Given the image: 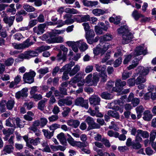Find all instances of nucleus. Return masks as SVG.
Here are the masks:
<instances>
[{"instance_id":"7","label":"nucleus","mask_w":156,"mask_h":156,"mask_svg":"<svg viewBox=\"0 0 156 156\" xmlns=\"http://www.w3.org/2000/svg\"><path fill=\"white\" fill-rule=\"evenodd\" d=\"M36 73L34 71L26 73L23 75V80L26 83H31L34 82V77Z\"/></svg>"},{"instance_id":"10","label":"nucleus","mask_w":156,"mask_h":156,"mask_svg":"<svg viewBox=\"0 0 156 156\" xmlns=\"http://www.w3.org/2000/svg\"><path fill=\"white\" fill-rule=\"evenodd\" d=\"M89 101L90 104L93 107L98 106L100 105L101 99L97 95H92L90 98Z\"/></svg>"},{"instance_id":"21","label":"nucleus","mask_w":156,"mask_h":156,"mask_svg":"<svg viewBox=\"0 0 156 156\" xmlns=\"http://www.w3.org/2000/svg\"><path fill=\"white\" fill-rule=\"evenodd\" d=\"M57 138L62 144L64 145H66L67 144L66 140L63 133H61L58 134L57 136Z\"/></svg>"},{"instance_id":"27","label":"nucleus","mask_w":156,"mask_h":156,"mask_svg":"<svg viewBox=\"0 0 156 156\" xmlns=\"http://www.w3.org/2000/svg\"><path fill=\"white\" fill-rule=\"evenodd\" d=\"M95 110L90 108L87 112L92 116L96 115L97 112H99V108L98 106H95L94 108Z\"/></svg>"},{"instance_id":"13","label":"nucleus","mask_w":156,"mask_h":156,"mask_svg":"<svg viewBox=\"0 0 156 156\" xmlns=\"http://www.w3.org/2000/svg\"><path fill=\"white\" fill-rule=\"evenodd\" d=\"M46 26L45 23L40 24L37 27H36L33 28V31L37 34H42L44 32Z\"/></svg>"},{"instance_id":"39","label":"nucleus","mask_w":156,"mask_h":156,"mask_svg":"<svg viewBox=\"0 0 156 156\" xmlns=\"http://www.w3.org/2000/svg\"><path fill=\"white\" fill-rule=\"evenodd\" d=\"M15 104L14 101L13 100H11L8 101L6 103V107L9 110L12 109L13 107Z\"/></svg>"},{"instance_id":"51","label":"nucleus","mask_w":156,"mask_h":156,"mask_svg":"<svg viewBox=\"0 0 156 156\" xmlns=\"http://www.w3.org/2000/svg\"><path fill=\"white\" fill-rule=\"evenodd\" d=\"M132 147L134 149H138L141 147V145L139 142H137L135 141L132 142Z\"/></svg>"},{"instance_id":"36","label":"nucleus","mask_w":156,"mask_h":156,"mask_svg":"<svg viewBox=\"0 0 156 156\" xmlns=\"http://www.w3.org/2000/svg\"><path fill=\"white\" fill-rule=\"evenodd\" d=\"M133 55L131 54L125 55L124 56V59L123 61L124 64H127L131 59L132 56Z\"/></svg>"},{"instance_id":"52","label":"nucleus","mask_w":156,"mask_h":156,"mask_svg":"<svg viewBox=\"0 0 156 156\" xmlns=\"http://www.w3.org/2000/svg\"><path fill=\"white\" fill-rule=\"evenodd\" d=\"M64 111L62 112V116L64 117L67 116L71 111V109L68 107H65L63 109Z\"/></svg>"},{"instance_id":"63","label":"nucleus","mask_w":156,"mask_h":156,"mask_svg":"<svg viewBox=\"0 0 156 156\" xmlns=\"http://www.w3.org/2000/svg\"><path fill=\"white\" fill-rule=\"evenodd\" d=\"M108 135L110 137H114L117 138L118 137V133L117 132H114L112 130H109L108 132Z\"/></svg>"},{"instance_id":"30","label":"nucleus","mask_w":156,"mask_h":156,"mask_svg":"<svg viewBox=\"0 0 156 156\" xmlns=\"http://www.w3.org/2000/svg\"><path fill=\"white\" fill-rule=\"evenodd\" d=\"M42 131L43 133L47 139H50L53 135V132H50L45 129H43Z\"/></svg>"},{"instance_id":"38","label":"nucleus","mask_w":156,"mask_h":156,"mask_svg":"<svg viewBox=\"0 0 156 156\" xmlns=\"http://www.w3.org/2000/svg\"><path fill=\"white\" fill-rule=\"evenodd\" d=\"M47 101V99L42 100L40 101L38 104V109L41 110H43L45 105V103Z\"/></svg>"},{"instance_id":"18","label":"nucleus","mask_w":156,"mask_h":156,"mask_svg":"<svg viewBox=\"0 0 156 156\" xmlns=\"http://www.w3.org/2000/svg\"><path fill=\"white\" fill-rule=\"evenodd\" d=\"M121 19L120 16H116L115 14H113L112 16L109 18V21L110 22L113 23L115 24H118L120 23Z\"/></svg>"},{"instance_id":"62","label":"nucleus","mask_w":156,"mask_h":156,"mask_svg":"<svg viewBox=\"0 0 156 156\" xmlns=\"http://www.w3.org/2000/svg\"><path fill=\"white\" fill-rule=\"evenodd\" d=\"M66 58V56L62 54V51H60L58 54L57 55V59L58 61L62 60L63 61H64Z\"/></svg>"},{"instance_id":"32","label":"nucleus","mask_w":156,"mask_h":156,"mask_svg":"<svg viewBox=\"0 0 156 156\" xmlns=\"http://www.w3.org/2000/svg\"><path fill=\"white\" fill-rule=\"evenodd\" d=\"M95 35L94 30H90L86 33L85 37L86 39H90L93 38Z\"/></svg>"},{"instance_id":"50","label":"nucleus","mask_w":156,"mask_h":156,"mask_svg":"<svg viewBox=\"0 0 156 156\" xmlns=\"http://www.w3.org/2000/svg\"><path fill=\"white\" fill-rule=\"evenodd\" d=\"M95 67L97 71L98 72H101V73L106 69V66H99L98 64H95Z\"/></svg>"},{"instance_id":"26","label":"nucleus","mask_w":156,"mask_h":156,"mask_svg":"<svg viewBox=\"0 0 156 156\" xmlns=\"http://www.w3.org/2000/svg\"><path fill=\"white\" fill-rule=\"evenodd\" d=\"M108 116H112L116 119H119L120 116L119 113L116 111L109 110L108 112Z\"/></svg>"},{"instance_id":"48","label":"nucleus","mask_w":156,"mask_h":156,"mask_svg":"<svg viewBox=\"0 0 156 156\" xmlns=\"http://www.w3.org/2000/svg\"><path fill=\"white\" fill-rule=\"evenodd\" d=\"M131 72H128L124 71L122 73V78L123 80H125L129 77L132 74Z\"/></svg>"},{"instance_id":"46","label":"nucleus","mask_w":156,"mask_h":156,"mask_svg":"<svg viewBox=\"0 0 156 156\" xmlns=\"http://www.w3.org/2000/svg\"><path fill=\"white\" fill-rule=\"evenodd\" d=\"M13 149V147L12 145H7L4 147V151L6 153L9 154L12 152Z\"/></svg>"},{"instance_id":"56","label":"nucleus","mask_w":156,"mask_h":156,"mask_svg":"<svg viewBox=\"0 0 156 156\" xmlns=\"http://www.w3.org/2000/svg\"><path fill=\"white\" fill-rule=\"evenodd\" d=\"M156 130H152L150 134V140L151 141H153L156 138Z\"/></svg>"},{"instance_id":"5","label":"nucleus","mask_w":156,"mask_h":156,"mask_svg":"<svg viewBox=\"0 0 156 156\" xmlns=\"http://www.w3.org/2000/svg\"><path fill=\"white\" fill-rule=\"evenodd\" d=\"M117 31L119 34H122L123 39H132L134 37L133 34L129 32L128 27L126 25L121 27Z\"/></svg>"},{"instance_id":"15","label":"nucleus","mask_w":156,"mask_h":156,"mask_svg":"<svg viewBox=\"0 0 156 156\" xmlns=\"http://www.w3.org/2000/svg\"><path fill=\"white\" fill-rule=\"evenodd\" d=\"M126 84V83L125 81H122L120 79H117L115 81V85L116 87H113L112 88V91H114L115 92H118L120 90V89H117L116 87L119 88L120 87H122L124 86H125Z\"/></svg>"},{"instance_id":"31","label":"nucleus","mask_w":156,"mask_h":156,"mask_svg":"<svg viewBox=\"0 0 156 156\" xmlns=\"http://www.w3.org/2000/svg\"><path fill=\"white\" fill-rule=\"evenodd\" d=\"M144 110L142 106L137 107L136 108V110L137 114V117L138 119H140L141 116V114Z\"/></svg>"},{"instance_id":"59","label":"nucleus","mask_w":156,"mask_h":156,"mask_svg":"<svg viewBox=\"0 0 156 156\" xmlns=\"http://www.w3.org/2000/svg\"><path fill=\"white\" fill-rule=\"evenodd\" d=\"M40 123L41 127H44L48 122L47 119L45 118H41L40 119Z\"/></svg>"},{"instance_id":"33","label":"nucleus","mask_w":156,"mask_h":156,"mask_svg":"<svg viewBox=\"0 0 156 156\" xmlns=\"http://www.w3.org/2000/svg\"><path fill=\"white\" fill-rule=\"evenodd\" d=\"M12 45L13 47L15 49L20 50L26 48L24 42L23 43L21 44L13 43L12 44Z\"/></svg>"},{"instance_id":"41","label":"nucleus","mask_w":156,"mask_h":156,"mask_svg":"<svg viewBox=\"0 0 156 156\" xmlns=\"http://www.w3.org/2000/svg\"><path fill=\"white\" fill-rule=\"evenodd\" d=\"M41 139L38 137L37 138L35 139H30L29 142L30 143L32 144L33 145H37L38 144L41 142Z\"/></svg>"},{"instance_id":"58","label":"nucleus","mask_w":156,"mask_h":156,"mask_svg":"<svg viewBox=\"0 0 156 156\" xmlns=\"http://www.w3.org/2000/svg\"><path fill=\"white\" fill-rule=\"evenodd\" d=\"M97 25H98L104 31H106L108 28V26L105 25L104 23L102 22L99 23Z\"/></svg>"},{"instance_id":"25","label":"nucleus","mask_w":156,"mask_h":156,"mask_svg":"<svg viewBox=\"0 0 156 156\" xmlns=\"http://www.w3.org/2000/svg\"><path fill=\"white\" fill-rule=\"evenodd\" d=\"M15 19V17L14 16H10L9 18L5 17L3 19V20L5 23L8 24L9 26L10 27L12 24Z\"/></svg>"},{"instance_id":"40","label":"nucleus","mask_w":156,"mask_h":156,"mask_svg":"<svg viewBox=\"0 0 156 156\" xmlns=\"http://www.w3.org/2000/svg\"><path fill=\"white\" fill-rule=\"evenodd\" d=\"M23 8L27 11L29 12H33L35 10L33 6L27 4H24Z\"/></svg>"},{"instance_id":"2","label":"nucleus","mask_w":156,"mask_h":156,"mask_svg":"<svg viewBox=\"0 0 156 156\" xmlns=\"http://www.w3.org/2000/svg\"><path fill=\"white\" fill-rule=\"evenodd\" d=\"M136 73L140 75L136 79V85L145 83L146 81V75L149 73L148 69L141 66H138L136 69Z\"/></svg>"},{"instance_id":"49","label":"nucleus","mask_w":156,"mask_h":156,"mask_svg":"<svg viewBox=\"0 0 156 156\" xmlns=\"http://www.w3.org/2000/svg\"><path fill=\"white\" fill-rule=\"evenodd\" d=\"M132 64L129 65L127 67V69L128 70H130L135 68L138 65V62L137 60L136 61H134L133 60L132 61Z\"/></svg>"},{"instance_id":"24","label":"nucleus","mask_w":156,"mask_h":156,"mask_svg":"<svg viewBox=\"0 0 156 156\" xmlns=\"http://www.w3.org/2000/svg\"><path fill=\"white\" fill-rule=\"evenodd\" d=\"M34 114L31 111H28L26 114L24 115L23 118L25 119L28 121H31L33 119V117Z\"/></svg>"},{"instance_id":"14","label":"nucleus","mask_w":156,"mask_h":156,"mask_svg":"<svg viewBox=\"0 0 156 156\" xmlns=\"http://www.w3.org/2000/svg\"><path fill=\"white\" fill-rule=\"evenodd\" d=\"M74 19L77 22L80 23L89 20L90 18L89 15H77L75 16Z\"/></svg>"},{"instance_id":"4","label":"nucleus","mask_w":156,"mask_h":156,"mask_svg":"<svg viewBox=\"0 0 156 156\" xmlns=\"http://www.w3.org/2000/svg\"><path fill=\"white\" fill-rule=\"evenodd\" d=\"M85 74L83 75L81 72L77 74L74 77L72 78L71 80L69 81L70 84L73 85L76 83H77L78 86L82 87L85 83V80L83 79Z\"/></svg>"},{"instance_id":"9","label":"nucleus","mask_w":156,"mask_h":156,"mask_svg":"<svg viewBox=\"0 0 156 156\" xmlns=\"http://www.w3.org/2000/svg\"><path fill=\"white\" fill-rule=\"evenodd\" d=\"M85 120L91 129H99L100 127V125L95 122L93 119L90 116H88Z\"/></svg>"},{"instance_id":"37","label":"nucleus","mask_w":156,"mask_h":156,"mask_svg":"<svg viewBox=\"0 0 156 156\" xmlns=\"http://www.w3.org/2000/svg\"><path fill=\"white\" fill-rule=\"evenodd\" d=\"M54 33H52V31L51 32H48L43 35V37L44 39H46L47 38L54 39L52 37H54Z\"/></svg>"},{"instance_id":"57","label":"nucleus","mask_w":156,"mask_h":156,"mask_svg":"<svg viewBox=\"0 0 156 156\" xmlns=\"http://www.w3.org/2000/svg\"><path fill=\"white\" fill-rule=\"evenodd\" d=\"M68 142L72 146H76L77 141L74 140L73 138L71 137H69L67 139Z\"/></svg>"},{"instance_id":"22","label":"nucleus","mask_w":156,"mask_h":156,"mask_svg":"<svg viewBox=\"0 0 156 156\" xmlns=\"http://www.w3.org/2000/svg\"><path fill=\"white\" fill-rule=\"evenodd\" d=\"M152 117V115L151 112L148 110L145 111L144 113L143 119L145 121H150Z\"/></svg>"},{"instance_id":"61","label":"nucleus","mask_w":156,"mask_h":156,"mask_svg":"<svg viewBox=\"0 0 156 156\" xmlns=\"http://www.w3.org/2000/svg\"><path fill=\"white\" fill-rule=\"evenodd\" d=\"M13 130L12 129H9L8 130L4 129L3 130L2 132L3 134L6 136H9L12 133Z\"/></svg>"},{"instance_id":"6","label":"nucleus","mask_w":156,"mask_h":156,"mask_svg":"<svg viewBox=\"0 0 156 156\" xmlns=\"http://www.w3.org/2000/svg\"><path fill=\"white\" fill-rule=\"evenodd\" d=\"M93 79H91L92 75L91 74H89L86 78L85 82L89 85H94L96 86L97 83L99 81V77L97 73L93 74Z\"/></svg>"},{"instance_id":"19","label":"nucleus","mask_w":156,"mask_h":156,"mask_svg":"<svg viewBox=\"0 0 156 156\" xmlns=\"http://www.w3.org/2000/svg\"><path fill=\"white\" fill-rule=\"evenodd\" d=\"M67 125L74 128H77L80 124V122L76 120L70 119L67 122Z\"/></svg>"},{"instance_id":"23","label":"nucleus","mask_w":156,"mask_h":156,"mask_svg":"<svg viewBox=\"0 0 156 156\" xmlns=\"http://www.w3.org/2000/svg\"><path fill=\"white\" fill-rule=\"evenodd\" d=\"M50 147L51 150L54 151H56L59 150L63 151H64L66 149L65 147L62 146L61 145H51Z\"/></svg>"},{"instance_id":"34","label":"nucleus","mask_w":156,"mask_h":156,"mask_svg":"<svg viewBox=\"0 0 156 156\" xmlns=\"http://www.w3.org/2000/svg\"><path fill=\"white\" fill-rule=\"evenodd\" d=\"M93 13L97 16L102 15L105 13V11L100 9H95L93 10Z\"/></svg>"},{"instance_id":"20","label":"nucleus","mask_w":156,"mask_h":156,"mask_svg":"<svg viewBox=\"0 0 156 156\" xmlns=\"http://www.w3.org/2000/svg\"><path fill=\"white\" fill-rule=\"evenodd\" d=\"M12 121L14 126H15L16 125L18 127L20 128H23L24 127V124L22 121H21V120L19 118H13Z\"/></svg>"},{"instance_id":"53","label":"nucleus","mask_w":156,"mask_h":156,"mask_svg":"<svg viewBox=\"0 0 156 156\" xmlns=\"http://www.w3.org/2000/svg\"><path fill=\"white\" fill-rule=\"evenodd\" d=\"M46 42L48 44L61 43L63 42V40H45Z\"/></svg>"},{"instance_id":"29","label":"nucleus","mask_w":156,"mask_h":156,"mask_svg":"<svg viewBox=\"0 0 156 156\" xmlns=\"http://www.w3.org/2000/svg\"><path fill=\"white\" fill-rule=\"evenodd\" d=\"M132 15L136 20H137L140 18L144 17L143 15L138 13V11L136 10L133 11Z\"/></svg>"},{"instance_id":"64","label":"nucleus","mask_w":156,"mask_h":156,"mask_svg":"<svg viewBox=\"0 0 156 156\" xmlns=\"http://www.w3.org/2000/svg\"><path fill=\"white\" fill-rule=\"evenodd\" d=\"M58 119V115H53L48 118L49 121L51 122H53L56 121Z\"/></svg>"},{"instance_id":"43","label":"nucleus","mask_w":156,"mask_h":156,"mask_svg":"<svg viewBox=\"0 0 156 156\" xmlns=\"http://www.w3.org/2000/svg\"><path fill=\"white\" fill-rule=\"evenodd\" d=\"M88 145V143L87 142H81L80 141H77L76 146L80 147V148H82L87 147Z\"/></svg>"},{"instance_id":"44","label":"nucleus","mask_w":156,"mask_h":156,"mask_svg":"<svg viewBox=\"0 0 156 156\" xmlns=\"http://www.w3.org/2000/svg\"><path fill=\"white\" fill-rule=\"evenodd\" d=\"M101 97L106 99H111L113 98V96L108 93L105 92L101 94Z\"/></svg>"},{"instance_id":"11","label":"nucleus","mask_w":156,"mask_h":156,"mask_svg":"<svg viewBox=\"0 0 156 156\" xmlns=\"http://www.w3.org/2000/svg\"><path fill=\"white\" fill-rule=\"evenodd\" d=\"M75 105L88 108V102L87 100H84L82 98H77L75 101Z\"/></svg>"},{"instance_id":"47","label":"nucleus","mask_w":156,"mask_h":156,"mask_svg":"<svg viewBox=\"0 0 156 156\" xmlns=\"http://www.w3.org/2000/svg\"><path fill=\"white\" fill-rule=\"evenodd\" d=\"M49 72L48 69V67H46L44 68H41L39 69L37 72L40 74L44 76L45 74Z\"/></svg>"},{"instance_id":"17","label":"nucleus","mask_w":156,"mask_h":156,"mask_svg":"<svg viewBox=\"0 0 156 156\" xmlns=\"http://www.w3.org/2000/svg\"><path fill=\"white\" fill-rule=\"evenodd\" d=\"M75 65V62H71L69 64L66 65L61 69L60 71L62 72L65 71L69 72V73L70 71L71 70L72 67Z\"/></svg>"},{"instance_id":"16","label":"nucleus","mask_w":156,"mask_h":156,"mask_svg":"<svg viewBox=\"0 0 156 156\" xmlns=\"http://www.w3.org/2000/svg\"><path fill=\"white\" fill-rule=\"evenodd\" d=\"M27 91L28 89L27 88H24L21 91L16 93V97L17 99H19L21 97H27L28 95Z\"/></svg>"},{"instance_id":"60","label":"nucleus","mask_w":156,"mask_h":156,"mask_svg":"<svg viewBox=\"0 0 156 156\" xmlns=\"http://www.w3.org/2000/svg\"><path fill=\"white\" fill-rule=\"evenodd\" d=\"M95 31L97 34H101L103 33V30L98 25H96L95 27Z\"/></svg>"},{"instance_id":"55","label":"nucleus","mask_w":156,"mask_h":156,"mask_svg":"<svg viewBox=\"0 0 156 156\" xmlns=\"http://www.w3.org/2000/svg\"><path fill=\"white\" fill-rule=\"evenodd\" d=\"M14 61V60L12 58H10L5 60V64L6 66H10L13 64Z\"/></svg>"},{"instance_id":"12","label":"nucleus","mask_w":156,"mask_h":156,"mask_svg":"<svg viewBox=\"0 0 156 156\" xmlns=\"http://www.w3.org/2000/svg\"><path fill=\"white\" fill-rule=\"evenodd\" d=\"M57 11L60 14H62L64 11L65 12L72 14L79 13V12L77 10L73 8H66L64 9L63 7H62L59 8Z\"/></svg>"},{"instance_id":"1","label":"nucleus","mask_w":156,"mask_h":156,"mask_svg":"<svg viewBox=\"0 0 156 156\" xmlns=\"http://www.w3.org/2000/svg\"><path fill=\"white\" fill-rule=\"evenodd\" d=\"M50 47L48 46H42L37 48L35 51L29 50L26 51L24 53L18 55V58L21 59V61L24 59H29L38 56L39 53L49 49Z\"/></svg>"},{"instance_id":"28","label":"nucleus","mask_w":156,"mask_h":156,"mask_svg":"<svg viewBox=\"0 0 156 156\" xmlns=\"http://www.w3.org/2000/svg\"><path fill=\"white\" fill-rule=\"evenodd\" d=\"M80 67L78 65H76L70 71L69 75L70 76L75 75L80 70Z\"/></svg>"},{"instance_id":"3","label":"nucleus","mask_w":156,"mask_h":156,"mask_svg":"<svg viewBox=\"0 0 156 156\" xmlns=\"http://www.w3.org/2000/svg\"><path fill=\"white\" fill-rule=\"evenodd\" d=\"M106 40H101L100 43L98 45L96 48H94L93 52L94 54L97 55L100 53L102 55L108 49L109 46V44L106 43Z\"/></svg>"},{"instance_id":"54","label":"nucleus","mask_w":156,"mask_h":156,"mask_svg":"<svg viewBox=\"0 0 156 156\" xmlns=\"http://www.w3.org/2000/svg\"><path fill=\"white\" fill-rule=\"evenodd\" d=\"M79 45L80 50L83 51L86 50L88 47L87 44L84 43L82 44L79 43Z\"/></svg>"},{"instance_id":"45","label":"nucleus","mask_w":156,"mask_h":156,"mask_svg":"<svg viewBox=\"0 0 156 156\" xmlns=\"http://www.w3.org/2000/svg\"><path fill=\"white\" fill-rule=\"evenodd\" d=\"M69 15L68 14H66V15L64 16V18H66L67 19L65 20V24H70L73 23L74 22V20L72 19L71 18H69Z\"/></svg>"},{"instance_id":"8","label":"nucleus","mask_w":156,"mask_h":156,"mask_svg":"<svg viewBox=\"0 0 156 156\" xmlns=\"http://www.w3.org/2000/svg\"><path fill=\"white\" fill-rule=\"evenodd\" d=\"M147 53V48L144 44L141 45L136 47L135 50L134 55L137 56L141 55H145Z\"/></svg>"},{"instance_id":"42","label":"nucleus","mask_w":156,"mask_h":156,"mask_svg":"<svg viewBox=\"0 0 156 156\" xmlns=\"http://www.w3.org/2000/svg\"><path fill=\"white\" fill-rule=\"evenodd\" d=\"M60 127V125L57 123L53 124L49 127L50 130L51 131H52V132H53V133L55 130Z\"/></svg>"},{"instance_id":"35","label":"nucleus","mask_w":156,"mask_h":156,"mask_svg":"<svg viewBox=\"0 0 156 156\" xmlns=\"http://www.w3.org/2000/svg\"><path fill=\"white\" fill-rule=\"evenodd\" d=\"M137 133L138 134V135H140V136L144 138H148L149 136V133L147 131L139 129L137 130Z\"/></svg>"}]
</instances>
